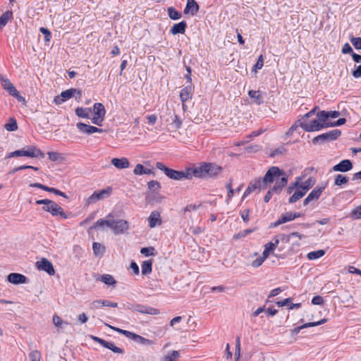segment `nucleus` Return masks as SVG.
Returning a JSON list of instances; mask_svg holds the SVG:
<instances>
[{
    "mask_svg": "<svg viewBox=\"0 0 361 361\" xmlns=\"http://www.w3.org/2000/svg\"><path fill=\"white\" fill-rule=\"evenodd\" d=\"M37 204H44L42 209L45 212L51 213L52 216H60L61 218L66 219L68 215L65 213L63 208L56 202L49 199H43L37 200Z\"/></svg>",
    "mask_w": 361,
    "mask_h": 361,
    "instance_id": "obj_1",
    "label": "nucleus"
},
{
    "mask_svg": "<svg viewBox=\"0 0 361 361\" xmlns=\"http://www.w3.org/2000/svg\"><path fill=\"white\" fill-rule=\"evenodd\" d=\"M156 167L162 171L169 178L180 180L183 178L190 180V174L188 172V168L185 171H176L166 166L162 162H157Z\"/></svg>",
    "mask_w": 361,
    "mask_h": 361,
    "instance_id": "obj_2",
    "label": "nucleus"
},
{
    "mask_svg": "<svg viewBox=\"0 0 361 361\" xmlns=\"http://www.w3.org/2000/svg\"><path fill=\"white\" fill-rule=\"evenodd\" d=\"M28 157L31 158L40 157L43 158L44 154L38 148L35 146H26L21 149L16 150L10 152L7 155V158H11L14 157Z\"/></svg>",
    "mask_w": 361,
    "mask_h": 361,
    "instance_id": "obj_3",
    "label": "nucleus"
},
{
    "mask_svg": "<svg viewBox=\"0 0 361 361\" xmlns=\"http://www.w3.org/2000/svg\"><path fill=\"white\" fill-rule=\"evenodd\" d=\"M284 174V171L280 169L278 166H271L265 173L264 176L260 182L262 185V188L265 189L268 184L274 182L277 178Z\"/></svg>",
    "mask_w": 361,
    "mask_h": 361,
    "instance_id": "obj_4",
    "label": "nucleus"
},
{
    "mask_svg": "<svg viewBox=\"0 0 361 361\" xmlns=\"http://www.w3.org/2000/svg\"><path fill=\"white\" fill-rule=\"evenodd\" d=\"M341 134V131L334 129L325 133L319 135L313 138L312 143L314 145L323 144L327 142L336 140Z\"/></svg>",
    "mask_w": 361,
    "mask_h": 361,
    "instance_id": "obj_5",
    "label": "nucleus"
},
{
    "mask_svg": "<svg viewBox=\"0 0 361 361\" xmlns=\"http://www.w3.org/2000/svg\"><path fill=\"white\" fill-rule=\"evenodd\" d=\"M298 122L305 131L306 132H314L319 131L322 129L326 128V123H320L318 119H313L310 122L307 120H298Z\"/></svg>",
    "mask_w": 361,
    "mask_h": 361,
    "instance_id": "obj_6",
    "label": "nucleus"
},
{
    "mask_svg": "<svg viewBox=\"0 0 361 361\" xmlns=\"http://www.w3.org/2000/svg\"><path fill=\"white\" fill-rule=\"evenodd\" d=\"M112 192V188L107 187L101 190H95L92 195H90L87 200V204H90L96 202L98 200H102L110 196Z\"/></svg>",
    "mask_w": 361,
    "mask_h": 361,
    "instance_id": "obj_7",
    "label": "nucleus"
},
{
    "mask_svg": "<svg viewBox=\"0 0 361 361\" xmlns=\"http://www.w3.org/2000/svg\"><path fill=\"white\" fill-rule=\"evenodd\" d=\"M207 163L203 162L199 166L188 168V172L190 174V180L192 177L204 178L207 177Z\"/></svg>",
    "mask_w": 361,
    "mask_h": 361,
    "instance_id": "obj_8",
    "label": "nucleus"
},
{
    "mask_svg": "<svg viewBox=\"0 0 361 361\" xmlns=\"http://www.w3.org/2000/svg\"><path fill=\"white\" fill-rule=\"evenodd\" d=\"M111 226L110 228L114 231L116 235L123 233L129 228L128 222L126 220H111Z\"/></svg>",
    "mask_w": 361,
    "mask_h": 361,
    "instance_id": "obj_9",
    "label": "nucleus"
},
{
    "mask_svg": "<svg viewBox=\"0 0 361 361\" xmlns=\"http://www.w3.org/2000/svg\"><path fill=\"white\" fill-rule=\"evenodd\" d=\"M36 267L39 270L44 271L50 276L55 274V270L51 262L46 258H42L40 261H37L36 262Z\"/></svg>",
    "mask_w": 361,
    "mask_h": 361,
    "instance_id": "obj_10",
    "label": "nucleus"
},
{
    "mask_svg": "<svg viewBox=\"0 0 361 361\" xmlns=\"http://www.w3.org/2000/svg\"><path fill=\"white\" fill-rule=\"evenodd\" d=\"M325 185L321 186L319 188H315L313 189L311 192L307 195V197L303 201V205H307L310 202L313 200H317L319 198L322 192L325 189Z\"/></svg>",
    "mask_w": 361,
    "mask_h": 361,
    "instance_id": "obj_11",
    "label": "nucleus"
},
{
    "mask_svg": "<svg viewBox=\"0 0 361 361\" xmlns=\"http://www.w3.org/2000/svg\"><path fill=\"white\" fill-rule=\"evenodd\" d=\"M353 167V163L350 159H343L338 164L333 166L332 170L338 172H348Z\"/></svg>",
    "mask_w": 361,
    "mask_h": 361,
    "instance_id": "obj_12",
    "label": "nucleus"
},
{
    "mask_svg": "<svg viewBox=\"0 0 361 361\" xmlns=\"http://www.w3.org/2000/svg\"><path fill=\"white\" fill-rule=\"evenodd\" d=\"M7 280L11 283L19 285L27 283V278L21 274L11 273L8 275Z\"/></svg>",
    "mask_w": 361,
    "mask_h": 361,
    "instance_id": "obj_13",
    "label": "nucleus"
},
{
    "mask_svg": "<svg viewBox=\"0 0 361 361\" xmlns=\"http://www.w3.org/2000/svg\"><path fill=\"white\" fill-rule=\"evenodd\" d=\"M77 128L80 132L88 135L94 133H102L104 131L103 129L98 128L97 127L90 126L83 123H78Z\"/></svg>",
    "mask_w": 361,
    "mask_h": 361,
    "instance_id": "obj_14",
    "label": "nucleus"
},
{
    "mask_svg": "<svg viewBox=\"0 0 361 361\" xmlns=\"http://www.w3.org/2000/svg\"><path fill=\"white\" fill-rule=\"evenodd\" d=\"M133 311L148 314H158L159 313V310L158 309L152 307H147L141 304L135 305Z\"/></svg>",
    "mask_w": 361,
    "mask_h": 361,
    "instance_id": "obj_15",
    "label": "nucleus"
},
{
    "mask_svg": "<svg viewBox=\"0 0 361 361\" xmlns=\"http://www.w3.org/2000/svg\"><path fill=\"white\" fill-rule=\"evenodd\" d=\"M200 6L195 0H187L186 6L184 8V14L190 13L191 16H195L199 11Z\"/></svg>",
    "mask_w": 361,
    "mask_h": 361,
    "instance_id": "obj_16",
    "label": "nucleus"
},
{
    "mask_svg": "<svg viewBox=\"0 0 361 361\" xmlns=\"http://www.w3.org/2000/svg\"><path fill=\"white\" fill-rule=\"evenodd\" d=\"M288 176L284 172L283 175H281L280 177L277 178L275 180V185L271 188V190H275V192H281L282 189L288 183Z\"/></svg>",
    "mask_w": 361,
    "mask_h": 361,
    "instance_id": "obj_17",
    "label": "nucleus"
},
{
    "mask_svg": "<svg viewBox=\"0 0 361 361\" xmlns=\"http://www.w3.org/2000/svg\"><path fill=\"white\" fill-rule=\"evenodd\" d=\"M293 212H288L284 214H282L279 219L276 221L275 222H273L271 224L270 227L271 228H275L279 226L281 224L287 223L288 221H293Z\"/></svg>",
    "mask_w": 361,
    "mask_h": 361,
    "instance_id": "obj_18",
    "label": "nucleus"
},
{
    "mask_svg": "<svg viewBox=\"0 0 361 361\" xmlns=\"http://www.w3.org/2000/svg\"><path fill=\"white\" fill-rule=\"evenodd\" d=\"M326 321H327L326 319L324 318L318 322H308V323L304 324L303 325H301L300 326H297L292 330V336L297 335L303 329L317 326H319V325L326 323Z\"/></svg>",
    "mask_w": 361,
    "mask_h": 361,
    "instance_id": "obj_19",
    "label": "nucleus"
},
{
    "mask_svg": "<svg viewBox=\"0 0 361 361\" xmlns=\"http://www.w3.org/2000/svg\"><path fill=\"white\" fill-rule=\"evenodd\" d=\"M193 89L194 88L192 85H188L181 90L180 92V99L182 103H185L192 98Z\"/></svg>",
    "mask_w": 361,
    "mask_h": 361,
    "instance_id": "obj_20",
    "label": "nucleus"
},
{
    "mask_svg": "<svg viewBox=\"0 0 361 361\" xmlns=\"http://www.w3.org/2000/svg\"><path fill=\"white\" fill-rule=\"evenodd\" d=\"M149 226L154 228L157 225L161 224L160 213L158 211H152L148 218Z\"/></svg>",
    "mask_w": 361,
    "mask_h": 361,
    "instance_id": "obj_21",
    "label": "nucleus"
},
{
    "mask_svg": "<svg viewBox=\"0 0 361 361\" xmlns=\"http://www.w3.org/2000/svg\"><path fill=\"white\" fill-rule=\"evenodd\" d=\"M257 189H259V190H264L262 188V185L260 182V179L255 180L253 182H250L249 183L247 189L245 190V191L243 195L242 199L243 200L246 196H247L249 194H250L252 192H253L254 190H255Z\"/></svg>",
    "mask_w": 361,
    "mask_h": 361,
    "instance_id": "obj_22",
    "label": "nucleus"
},
{
    "mask_svg": "<svg viewBox=\"0 0 361 361\" xmlns=\"http://www.w3.org/2000/svg\"><path fill=\"white\" fill-rule=\"evenodd\" d=\"M111 164L118 169H127L130 166L128 159L126 157L114 158L111 161Z\"/></svg>",
    "mask_w": 361,
    "mask_h": 361,
    "instance_id": "obj_23",
    "label": "nucleus"
},
{
    "mask_svg": "<svg viewBox=\"0 0 361 361\" xmlns=\"http://www.w3.org/2000/svg\"><path fill=\"white\" fill-rule=\"evenodd\" d=\"M187 27V23L184 20L179 22L178 23L174 24L170 32L173 35L184 34Z\"/></svg>",
    "mask_w": 361,
    "mask_h": 361,
    "instance_id": "obj_24",
    "label": "nucleus"
},
{
    "mask_svg": "<svg viewBox=\"0 0 361 361\" xmlns=\"http://www.w3.org/2000/svg\"><path fill=\"white\" fill-rule=\"evenodd\" d=\"M207 170L208 177H215L221 172L222 168L216 164L207 163Z\"/></svg>",
    "mask_w": 361,
    "mask_h": 361,
    "instance_id": "obj_25",
    "label": "nucleus"
},
{
    "mask_svg": "<svg viewBox=\"0 0 361 361\" xmlns=\"http://www.w3.org/2000/svg\"><path fill=\"white\" fill-rule=\"evenodd\" d=\"M129 338L134 341L136 343H138L144 345H151L154 343V342L152 340L145 338L133 332L131 333V335Z\"/></svg>",
    "mask_w": 361,
    "mask_h": 361,
    "instance_id": "obj_26",
    "label": "nucleus"
},
{
    "mask_svg": "<svg viewBox=\"0 0 361 361\" xmlns=\"http://www.w3.org/2000/svg\"><path fill=\"white\" fill-rule=\"evenodd\" d=\"M0 79L4 90H7L11 95L16 94L17 90L8 79L4 78L2 76L0 77Z\"/></svg>",
    "mask_w": 361,
    "mask_h": 361,
    "instance_id": "obj_27",
    "label": "nucleus"
},
{
    "mask_svg": "<svg viewBox=\"0 0 361 361\" xmlns=\"http://www.w3.org/2000/svg\"><path fill=\"white\" fill-rule=\"evenodd\" d=\"M248 95L251 99H253V102L256 104L260 105L264 103L262 96L259 91L250 90L248 92Z\"/></svg>",
    "mask_w": 361,
    "mask_h": 361,
    "instance_id": "obj_28",
    "label": "nucleus"
},
{
    "mask_svg": "<svg viewBox=\"0 0 361 361\" xmlns=\"http://www.w3.org/2000/svg\"><path fill=\"white\" fill-rule=\"evenodd\" d=\"M133 173L135 175L154 174V173L152 169H146L141 164H137L135 166V167L133 170Z\"/></svg>",
    "mask_w": 361,
    "mask_h": 361,
    "instance_id": "obj_29",
    "label": "nucleus"
},
{
    "mask_svg": "<svg viewBox=\"0 0 361 361\" xmlns=\"http://www.w3.org/2000/svg\"><path fill=\"white\" fill-rule=\"evenodd\" d=\"M315 180L312 177L307 178L304 183L298 185V188H300L305 193L314 185Z\"/></svg>",
    "mask_w": 361,
    "mask_h": 361,
    "instance_id": "obj_30",
    "label": "nucleus"
},
{
    "mask_svg": "<svg viewBox=\"0 0 361 361\" xmlns=\"http://www.w3.org/2000/svg\"><path fill=\"white\" fill-rule=\"evenodd\" d=\"M97 280L101 281L102 282L108 286H114L116 283V281L110 274L100 275L99 278H98Z\"/></svg>",
    "mask_w": 361,
    "mask_h": 361,
    "instance_id": "obj_31",
    "label": "nucleus"
},
{
    "mask_svg": "<svg viewBox=\"0 0 361 361\" xmlns=\"http://www.w3.org/2000/svg\"><path fill=\"white\" fill-rule=\"evenodd\" d=\"M141 269L143 275L150 274L152 271V261L151 259L144 261L141 265Z\"/></svg>",
    "mask_w": 361,
    "mask_h": 361,
    "instance_id": "obj_32",
    "label": "nucleus"
},
{
    "mask_svg": "<svg viewBox=\"0 0 361 361\" xmlns=\"http://www.w3.org/2000/svg\"><path fill=\"white\" fill-rule=\"evenodd\" d=\"M349 180L348 177L342 174H337L335 176L334 185L336 186L341 187L346 184Z\"/></svg>",
    "mask_w": 361,
    "mask_h": 361,
    "instance_id": "obj_33",
    "label": "nucleus"
},
{
    "mask_svg": "<svg viewBox=\"0 0 361 361\" xmlns=\"http://www.w3.org/2000/svg\"><path fill=\"white\" fill-rule=\"evenodd\" d=\"M13 18V12L11 11H6L0 16V26L4 27Z\"/></svg>",
    "mask_w": 361,
    "mask_h": 361,
    "instance_id": "obj_34",
    "label": "nucleus"
},
{
    "mask_svg": "<svg viewBox=\"0 0 361 361\" xmlns=\"http://www.w3.org/2000/svg\"><path fill=\"white\" fill-rule=\"evenodd\" d=\"M305 195V192L302 190L300 188H296V190L293 194V195L289 198L288 202L289 203H294L301 199L304 195Z\"/></svg>",
    "mask_w": 361,
    "mask_h": 361,
    "instance_id": "obj_35",
    "label": "nucleus"
},
{
    "mask_svg": "<svg viewBox=\"0 0 361 361\" xmlns=\"http://www.w3.org/2000/svg\"><path fill=\"white\" fill-rule=\"evenodd\" d=\"M94 115L99 117H104L106 110L104 106L102 103H95L93 106Z\"/></svg>",
    "mask_w": 361,
    "mask_h": 361,
    "instance_id": "obj_36",
    "label": "nucleus"
},
{
    "mask_svg": "<svg viewBox=\"0 0 361 361\" xmlns=\"http://www.w3.org/2000/svg\"><path fill=\"white\" fill-rule=\"evenodd\" d=\"M75 111L78 117L88 118L91 109L90 108L78 107Z\"/></svg>",
    "mask_w": 361,
    "mask_h": 361,
    "instance_id": "obj_37",
    "label": "nucleus"
},
{
    "mask_svg": "<svg viewBox=\"0 0 361 361\" xmlns=\"http://www.w3.org/2000/svg\"><path fill=\"white\" fill-rule=\"evenodd\" d=\"M167 11H168V15H169V18L172 20H178L182 17L181 13L179 12L178 11H177L173 7L168 8Z\"/></svg>",
    "mask_w": 361,
    "mask_h": 361,
    "instance_id": "obj_38",
    "label": "nucleus"
},
{
    "mask_svg": "<svg viewBox=\"0 0 361 361\" xmlns=\"http://www.w3.org/2000/svg\"><path fill=\"white\" fill-rule=\"evenodd\" d=\"M325 255L324 250H318L317 251H312L307 254V257L310 260H314L323 257Z\"/></svg>",
    "mask_w": 361,
    "mask_h": 361,
    "instance_id": "obj_39",
    "label": "nucleus"
},
{
    "mask_svg": "<svg viewBox=\"0 0 361 361\" xmlns=\"http://www.w3.org/2000/svg\"><path fill=\"white\" fill-rule=\"evenodd\" d=\"M242 186L243 185H240V187L237 188L235 190H233L232 188V179H230L229 182L226 185V188H227V190H228V194H227L228 199V200L231 199L233 196L235 192H240Z\"/></svg>",
    "mask_w": 361,
    "mask_h": 361,
    "instance_id": "obj_40",
    "label": "nucleus"
},
{
    "mask_svg": "<svg viewBox=\"0 0 361 361\" xmlns=\"http://www.w3.org/2000/svg\"><path fill=\"white\" fill-rule=\"evenodd\" d=\"M5 128L8 131H15L18 129V124L14 118H11L7 123L5 124Z\"/></svg>",
    "mask_w": 361,
    "mask_h": 361,
    "instance_id": "obj_41",
    "label": "nucleus"
},
{
    "mask_svg": "<svg viewBox=\"0 0 361 361\" xmlns=\"http://www.w3.org/2000/svg\"><path fill=\"white\" fill-rule=\"evenodd\" d=\"M104 348L109 349V350H111V351H113L115 353H121V354H122V353H124V351H123V350L122 348L116 346L114 345V343H112V342L106 341Z\"/></svg>",
    "mask_w": 361,
    "mask_h": 361,
    "instance_id": "obj_42",
    "label": "nucleus"
},
{
    "mask_svg": "<svg viewBox=\"0 0 361 361\" xmlns=\"http://www.w3.org/2000/svg\"><path fill=\"white\" fill-rule=\"evenodd\" d=\"M52 321H53V323L54 324V325L59 328H63L64 325L69 324L68 322L63 321L62 319L56 314H54L53 316Z\"/></svg>",
    "mask_w": 361,
    "mask_h": 361,
    "instance_id": "obj_43",
    "label": "nucleus"
},
{
    "mask_svg": "<svg viewBox=\"0 0 361 361\" xmlns=\"http://www.w3.org/2000/svg\"><path fill=\"white\" fill-rule=\"evenodd\" d=\"M92 250L94 254L97 256L103 253L104 247L99 243L94 242L92 244Z\"/></svg>",
    "mask_w": 361,
    "mask_h": 361,
    "instance_id": "obj_44",
    "label": "nucleus"
},
{
    "mask_svg": "<svg viewBox=\"0 0 361 361\" xmlns=\"http://www.w3.org/2000/svg\"><path fill=\"white\" fill-rule=\"evenodd\" d=\"M171 126H172L173 128H174L175 130L179 129L181 127L182 120L178 115L174 114V118L173 119Z\"/></svg>",
    "mask_w": 361,
    "mask_h": 361,
    "instance_id": "obj_45",
    "label": "nucleus"
},
{
    "mask_svg": "<svg viewBox=\"0 0 361 361\" xmlns=\"http://www.w3.org/2000/svg\"><path fill=\"white\" fill-rule=\"evenodd\" d=\"M106 326H109L110 329H113L114 331L121 334H123L125 336H126L127 338H130V335H131V331H127V330H124V329H119L118 327H115V326H112L109 324H105Z\"/></svg>",
    "mask_w": 361,
    "mask_h": 361,
    "instance_id": "obj_46",
    "label": "nucleus"
},
{
    "mask_svg": "<svg viewBox=\"0 0 361 361\" xmlns=\"http://www.w3.org/2000/svg\"><path fill=\"white\" fill-rule=\"evenodd\" d=\"M275 250L274 245L271 243H268L264 245V250L262 252V255L267 258L270 252Z\"/></svg>",
    "mask_w": 361,
    "mask_h": 361,
    "instance_id": "obj_47",
    "label": "nucleus"
},
{
    "mask_svg": "<svg viewBox=\"0 0 361 361\" xmlns=\"http://www.w3.org/2000/svg\"><path fill=\"white\" fill-rule=\"evenodd\" d=\"M179 357V352L173 350L170 354L164 356V361H176Z\"/></svg>",
    "mask_w": 361,
    "mask_h": 361,
    "instance_id": "obj_48",
    "label": "nucleus"
},
{
    "mask_svg": "<svg viewBox=\"0 0 361 361\" xmlns=\"http://www.w3.org/2000/svg\"><path fill=\"white\" fill-rule=\"evenodd\" d=\"M147 188L150 190H158L161 188V184L157 180H150L147 183Z\"/></svg>",
    "mask_w": 361,
    "mask_h": 361,
    "instance_id": "obj_49",
    "label": "nucleus"
},
{
    "mask_svg": "<svg viewBox=\"0 0 361 361\" xmlns=\"http://www.w3.org/2000/svg\"><path fill=\"white\" fill-rule=\"evenodd\" d=\"M317 116L320 123H326V121L329 118L328 111H320L317 113Z\"/></svg>",
    "mask_w": 361,
    "mask_h": 361,
    "instance_id": "obj_50",
    "label": "nucleus"
},
{
    "mask_svg": "<svg viewBox=\"0 0 361 361\" xmlns=\"http://www.w3.org/2000/svg\"><path fill=\"white\" fill-rule=\"evenodd\" d=\"M29 358L30 361H40L41 353L38 350H32L29 354Z\"/></svg>",
    "mask_w": 361,
    "mask_h": 361,
    "instance_id": "obj_51",
    "label": "nucleus"
},
{
    "mask_svg": "<svg viewBox=\"0 0 361 361\" xmlns=\"http://www.w3.org/2000/svg\"><path fill=\"white\" fill-rule=\"evenodd\" d=\"M345 122H346V119L345 118H341L336 121L326 123V124H327L326 128L340 126L345 124Z\"/></svg>",
    "mask_w": 361,
    "mask_h": 361,
    "instance_id": "obj_52",
    "label": "nucleus"
},
{
    "mask_svg": "<svg viewBox=\"0 0 361 361\" xmlns=\"http://www.w3.org/2000/svg\"><path fill=\"white\" fill-rule=\"evenodd\" d=\"M73 88H71L68 90H66L65 91H63L61 93V97L64 99V101L71 98L74 95Z\"/></svg>",
    "mask_w": 361,
    "mask_h": 361,
    "instance_id": "obj_53",
    "label": "nucleus"
},
{
    "mask_svg": "<svg viewBox=\"0 0 361 361\" xmlns=\"http://www.w3.org/2000/svg\"><path fill=\"white\" fill-rule=\"evenodd\" d=\"M104 304L103 300H96L90 303V307L92 310H96L104 307Z\"/></svg>",
    "mask_w": 361,
    "mask_h": 361,
    "instance_id": "obj_54",
    "label": "nucleus"
},
{
    "mask_svg": "<svg viewBox=\"0 0 361 361\" xmlns=\"http://www.w3.org/2000/svg\"><path fill=\"white\" fill-rule=\"evenodd\" d=\"M253 231H254L253 229H245L244 231L239 232L237 234H235L233 238L235 239H240V238H244L246 235H247L248 234H250L251 233H252Z\"/></svg>",
    "mask_w": 361,
    "mask_h": 361,
    "instance_id": "obj_55",
    "label": "nucleus"
},
{
    "mask_svg": "<svg viewBox=\"0 0 361 361\" xmlns=\"http://www.w3.org/2000/svg\"><path fill=\"white\" fill-rule=\"evenodd\" d=\"M264 65V59L263 56L260 55L258 57L257 61L256 63L253 66L252 71H257V70L261 69L263 67Z\"/></svg>",
    "mask_w": 361,
    "mask_h": 361,
    "instance_id": "obj_56",
    "label": "nucleus"
},
{
    "mask_svg": "<svg viewBox=\"0 0 361 361\" xmlns=\"http://www.w3.org/2000/svg\"><path fill=\"white\" fill-rule=\"evenodd\" d=\"M39 31L44 35V41L49 42L51 37V32L46 27H40Z\"/></svg>",
    "mask_w": 361,
    "mask_h": 361,
    "instance_id": "obj_57",
    "label": "nucleus"
},
{
    "mask_svg": "<svg viewBox=\"0 0 361 361\" xmlns=\"http://www.w3.org/2000/svg\"><path fill=\"white\" fill-rule=\"evenodd\" d=\"M47 192L54 193L56 195L61 196L64 198H68V196L66 195V193L54 188L48 187Z\"/></svg>",
    "mask_w": 361,
    "mask_h": 361,
    "instance_id": "obj_58",
    "label": "nucleus"
},
{
    "mask_svg": "<svg viewBox=\"0 0 361 361\" xmlns=\"http://www.w3.org/2000/svg\"><path fill=\"white\" fill-rule=\"evenodd\" d=\"M154 251V248L153 247H142L140 250V252L146 257H149L151 255H154L153 252Z\"/></svg>",
    "mask_w": 361,
    "mask_h": 361,
    "instance_id": "obj_59",
    "label": "nucleus"
},
{
    "mask_svg": "<svg viewBox=\"0 0 361 361\" xmlns=\"http://www.w3.org/2000/svg\"><path fill=\"white\" fill-rule=\"evenodd\" d=\"M350 42L356 49H361V37H352Z\"/></svg>",
    "mask_w": 361,
    "mask_h": 361,
    "instance_id": "obj_60",
    "label": "nucleus"
},
{
    "mask_svg": "<svg viewBox=\"0 0 361 361\" xmlns=\"http://www.w3.org/2000/svg\"><path fill=\"white\" fill-rule=\"evenodd\" d=\"M104 225H106L110 228V226L112 225L111 223V220H105L103 219H100L95 223V227H102Z\"/></svg>",
    "mask_w": 361,
    "mask_h": 361,
    "instance_id": "obj_61",
    "label": "nucleus"
},
{
    "mask_svg": "<svg viewBox=\"0 0 361 361\" xmlns=\"http://www.w3.org/2000/svg\"><path fill=\"white\" fill-rule=\"evenodd\" d=\"M49 159L52 161H56L61 157V154L56 152H49L47 153Z\"/></svg>",
    "mask_w": 361,
    "mask_h": 361,
    "instance_id": "obj_62",
    "label": "nucleus"
},
{
    "mask_svg": "<svg viewBox=\"0 0 361 361\" xmlns=\"http://www.w3.org/2000/svg\"><path fill=\"white\" fill-rule=\"evenodd\" d=\"M352 217L355 219L361 218V205L357 207L352 212Z\"/></svg>",
    "mask_w": 361,
    "mask_h": 361,
    "instance_id": "obj_63",
    "label": "nucleus"
},
{
    "mask_svg": "<svg viewBox=\"0 0 361 361\" xmlns=\"http://www.w3.org/2000/svg\"><path fill=\"white\" fill-rule=\"evenodd\" d=\"M356 68L352 71V75L355 78H361V64L355 66Z\"/></svg>",
    "mask_w": 361,
    "mask_h": 361,
    "instance_id": "obj_64",
    "label": "nucleus"
}]
</instances>
